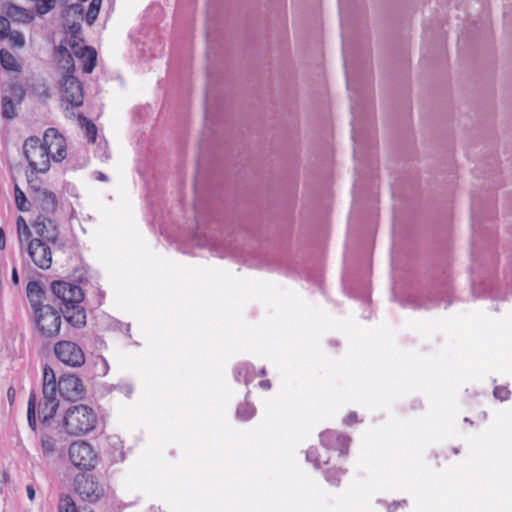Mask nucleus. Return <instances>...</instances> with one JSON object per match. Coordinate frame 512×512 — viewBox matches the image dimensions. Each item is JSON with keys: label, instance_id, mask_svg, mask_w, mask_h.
<instances>
[{"label": "nucleus", "instance_id": "nucleus-1", "mask_svg": "<svg viewBox=\"0 0 512 512\" xmlns=\"http://www.w3.org/2000/svg\"><path fill=\"white\" fill-rule=\"evenodd\" d=\"M51 291L63 305L61 312L65 320L74 328H82L86 325V312L80 305L84 298L82 288L66 281H54L51 283Z\"/></svg>", "mask_w": 512, "mask_h": 512}, {"label": "nucleus", "instance_id": "nucleus-2", "mask_svg": "<svg viewBox=\"0 0 512 512\" xmlns=\"http://www.w3.org/2000/svg\"><path fill=\"white\" fill-rule=\"evenodd\" d=\"M23 154L28 162L30 173L33 174L46 173L50 168L51 155L49 146L43 140L36 136H31L25 140L23 144Z\"/></svg>", "mask_w": 512, "mask_h": 512}, {"label": "nucleus", "instance_id": "nucleus-3", "mask_svg": "<svg viewBox=\"0 0 512 512\" xmlns=\"http://www.w3.org/2000/svg\"><path fill=\"white\" fill-rule=\"evenodd\" d=\"M63 423L68 434H85L95 428L97 416L92 408L86 405H74L66 411Z\"/></svg>", "mask_w": 512, "mask_h": 512}, {"label": "nucleus", "instance_id": "nucleus-4", "mask_svg": "<svg viewBox=\"0 0 512 512\" xmlns=\"http://www.w3.org/2000/svg\"><path fill=\"white\" fill-rule=\"evenodd\" d=\"M34 312V323L42 337H55L61 327L59 312L50 305L37 308Z\"/></svg>", "mask_w": 512, "mask_h": 512}, {"label": "nucleus", "instance_id": "nucleus-5", "mask_svg": "<svg viewBox=\"0 0 512 512\" xmlns=\"http://www.w3.org/2000/svg\"><path fill=\"white\" fill-rule=\"evenodd\" d=\"M65 450L61 431L46 429L40 434V457L46 462H54Z\"/></svg>", "mask_w": 512, "mask_h": 512}, {"label": "nucleus", "instance_id": "nucleus-6", "mask_svg": "<svg viewBox=\"0 0 512 512\" xmlns=\"http://www.w3.org/2000/svg\"><path fill=\"white\" fill-rule=\"evenodd\" d=\"M62 101L66 103L65 111L80 107L84 100L83 85L78 78L72 74H66L61 84ZM74 116V112L71 111Z\"/></svg>", "mask_w": 512, "mask_h": 512}, {"label": "nucleus", "instance_id": "nucleus-7", "mask_svg": "<svg viewBox=\"0 0 512 512\" xmlns=\"http://www.w3.org/2000/svg\"><path fill=\"white\" fill-rule=\"evenodd\" d=\"M54 354L59 361L70 367H81L85 363L82 348L72 341H58L54 345Z\"/></svg>", "mask_w": 512, "mask_h": 512}, {"label": "nucleus", "instance_id": "nucleus-8", "mask_svg": "<svg viewBox=\"0 0 512 512\" xmlns=\"http://www.w3.org/2000/svg\"><path fill=\"white\" fill-rule=\"evenodd\" d=\"M74 487L79 496L89 502L99 500L104 494L103 487L92 474H78L74 479Z\"/></svg>", "mask_w": 512, "mask_h": 512}, {"label": "nucleus", "instance_id": "nucleus-9", "mask_svg": "<svg viewBox=\"0 0 512 512\" xmlns=\"http://www.w3.org/2000/svg\"><path fill=\"white\" fill-rule=\"evenodd\" d=\"M71 463L78 468L89 469L96 463V454L93 447L84 441L74 442L69 447Z\"/></svg>", "mask_w": 512, "mask_h": 512}, {"label": "nucleus", "instance_id": "nucleus-10", "mask_svg": "<svg viewBox=\"0 0 512 512\" xmlns=\"http://www.w3.org/2000/svg\"><path fill=\"white\" fill-rule=\"evenodd\" d=\"M49 244L40 238H32L27 244L30 259L42 270L49 269L52 264V252Z\"/></svg>", "mask_w": 512, "mask_h": 512}, {"label": "nucleus", "instance_id": "nucleus-11", "mask_svg": "<svg viewBox=\"0 0 512 512\" xmlns=\"http://www.w3.org/2000/svg\"><path fill=\"white\" fill-rule=\"evenodd\" d=\"M26 177L30 188L35 191L34 201L37 202L41 210L39 215H47L48 217H51L57 208L56 195L46 189H40L37 185V179L31 178L28 171H26Z\"/></svg>", "mask_w": 512, "mask_h": 512}, {"label": "nucleus", "instance_id": "nucleus-12", "mask_svg": "<svg viewBox=\"0 0 512 512\" xmlns=\"http://www.w3.org/2000/svg\"><path fill=\"white\" fill-rule=\"evenodd\" d=\"M31 227L35 238H40L46 243L55 244L59 238V230L55 222L47 215H38Z\"/></svg>", "mask_w": 512, "mask_h": 512}, {"label": "nucleus", "instance_id": "nucleus-13", "mask_svg": "<svg viewBox=\"0 0 512 512\" xmlns=\"http://www.w3.org/2000/svg\"><path fill=\"white\" fill-rule=\"evenodd\" d=\"M59 393L68 400H75L82 396L84 387L80 378L72 374H63L58 380Z\"/></svg>", "mask_w": 512, "mask_h": 512}, {"label": "nucleus", "instance_id": "nucleus-14", "mask_svg": "<svg viewBox=\"0 0 512 512\" xmlns=\"http://www.w3.org/2000/svg\"><path fill=\"white\" fill-rule=\"evenodd\" d=\"M320 443L328 450H337L341 455L348 454L350 438L342 433L327 430L319 435Z\"/></svg>", "mask_w": 512, "mask_h": 512}, {"label": "nucleus", "instance_id": "nucleus-15", "mask_svg": "<svg viewBox=\"0 0 512 512\" xmlns=\"http://www.w3.org/2000/svg\"><path fill=\"white\" fill-rule=\"evenodd\" d=\"M44 141L49 146L51 158L60 162L66 157L65 138L55 128H48L44 133Z\"/></svg>", "mask_w": 512, "mask_h": 512}, {"label": "nucleus", "instance_id": "nucleus-16", "mask_svg": "<svg viewBox=\"0 0 512 512\" xmlns=\"http://www.w3.org/2000/svg\"><path fill=\"white\" fill-rule=\"evenodd\" d=\"M73 54L83 61V71L91 73L96 66L97 53L96 50L89 46L72 45Z\"/></svg>", "mask_w": 512, "mask_h": 512}, {"label": "nucleus", "instance_id": "nucleus-17", "mask_svg": "<svg viewBox=\"0 0 512 512\" xmlns=\"http://www.w3.org/2000/svg\"><path fill=\"white\" fill-rule=\"evenodd\" d=\"M59 407V400L56 395H43V402L39 404V414L43 424L54 418Z\"/></svg>", "mask_w": 512, "mask_h": 512}, {"label": "nucleus", "instance_id": "nucleus-18", "mask_svg": "<svg viewBox=\"0 0 512 512\" xmlns=\"http://www.w3.org/2000/svg\"><path fill=\"white\" fill-rule=\"evenodd\" d=\"M233 376L235 381H243L246 386L256 378V370L253 364L249 362H241L234 366Z\"/></svg>", "mask_w": 512, "mask_h": 512}, {"label": "nucleus", "instance_id": "nucleus-19", "mask_svg": "<svg viewBox=\"0 0 512 512\" xmlns=\"http://www.w3.org/2000/svg\"><path fill=\"white\" fill-rule=\"evenodd\" d=\"M26 290H27V297L29 299V302L31 304L33 311H35L37 308H41L44 306L42 304V299H43L45 292L42 289L39 282L29 281Z\"/></svg>", "mask_w": 512, "mask_h": 512}, {"label": "nucleus", "instance_id": "nucleus-20", "mask_svg": "<svg viewBox=\"0 0 512 512\" xmlns=\"http://www.w3.org/2000/svg\"><path fill=\"white\" fill-rule=\"evenodd\" d=\"M58 382L56 381L53 369L45 365L43 371V395H56Z\"/></svg>", "mask_w": 512, "mask_h": 512}, {"label": "nucleus", "instance_id": "nucleus-21", "mask_svg": "<svg viewBox=\"0 0 512 512\" xmlns=\"http://www.w3.org/2000/svg\"><path fill=\"white\" fill-rule=\"evenodd\" d=\"M5 13L8 17L21 22H29L33 19L31 12L14 4H8Z\"/></svg>", "mask_w": 512, "mask_h": 512}, {"label": "nucleus", "instance_id": "nucleus-22", "mask_svg": "<svg viewBox=\"0 0 512 512\" xmlns=\"http://www.w3.org/2000/svg\"><path fill=\"white\" fill-rule=\"evenodd\" d=\"M73 52L69 51L66 45L60 44L58 48L59 64L63 69L67 70V74L74 71V61L72 57Z\"/></svg>", "mask_w": 512, "mask_h": 512}, {"label": "nucleus", "instance_id": "nucleus-23", "mask_svg": "<svg viewBox=\"0 0 512 512\" xmlns=\"http://www.w3.org/2000/svg\"><path fill=\"white\" fill-rule=\"evenodd\" d=\"M249 394L250 390L248 389L245 395V402L239 404L236 410V417L241 421L252 419L256 413L255 406L247 401Z\"/></svg>", "mask_w": 512, "mask_h": 512}, {"label": "nucleus", "instance_id": "nucleus-24", "mask_svg": "<svg viewBox=\"0 0 512 512\" xmlns=\"http://www.w3.org/2000/svg\"><path fill=\"white\" fill-rule=\"evenodd\" d=\"M194 241L199 247H209L211 249L219 245L218 238L215 235L203 233L202 237V231L200 229L195 233Z\"/></svg>", "mask_w": 512, "mask_h": 512}, {"label": "nucleus", "instance_id": "nucleus-25", "mask_svg": "<svg viewBox=\"0 0 512 512\" xmlns=\"http://www.w3.org/2000/svg\"><path fill=\"white\" fill-rule=\"evenodd\" d=\"M407 304L414 309H431L440 305V303L435 299H423L418 296L410 297L407 300Z\"/></svg>", "mask_w": 512, "mask_h": 512}, {"label": "nucleus", "instance_id": "nucleus-26", "mask_svg": "<svg viewBox=\"0 0 512 512\" xmlns=\"http://www.w3.org/2000/svg\"><path fill=\"white\" fill-rule=\"evenodd\" d=\"M17 226V234L20 244L22 245L23 241L27 243L32 239V232L25 219L22 216H19L16 221Z\"/></svg>", "mask_w": 512, "mask_h": 512}, {"label": "nucleus", "instance_id": "nucleus-27", "mask_svg": "<svg viewBox=\"0 0 512 512\" xmlns=\"http://www.w3.org/2000/svg\"><path fill=\"white\" fill-rule=\"evenodd\" d=\"M69 28L71 30L70 38L66 39L62 43L66 45L68 49L70 48L69 51L72 52V45L82 46L81 42H83V40L79 36L81 30V25L79 23H73Z\"/></svg>", "mask_w": 512, "mask_h": 512}, {"label": "nucleus", "instance_id": "nucleus-28", "mask_svg": "<svg viewBox=\"0 0 512 512\" xmlns=\"http://www.w3.org/2000/svg\"><path fill=\"white\" fill-rule=\"evenodd\" d=\"M78 121L83 127H85L88 141L94 143L97 137L96 125L83 115H78Z\"/></svg>", "mask_w": 512, "mask_h": 512}, {"label": "nucleus", "instance_id": "nucleus-29", "mask_svg": "<svg viewBox=\"0 0 512 512\" xmlns=\"http://www.w3.org/2000/svg\"><path fill=\"white\" fill-rule=\"evenodd\" d=\"M0 63L6 70L17 71L19 68L15 57L5 49L0 50Z\"/></svg>", "mask_w": 512, "mask_h": 512}, {"label": "nucleus", "instance_id": "nucleus-30", "mask_svg": "<svg viewBox=\"0 0 512 512\" xmlns=\"http://www.w3.org/2000/svg\"><path fill=\"white\" fill-rule=\"evenodd\" d=\"M35 405H36V395L34 392H31L29 395V400H28L27 418H28L29 427L33 431H36V429H37Z\"/></svg>", "mask_w": 512, "mask_h": 512}, {"label": "nucleus", "instance_id": "nucleus-31", "mask_svg": "<svg viewBox=\"0 0 512 512\" xmlns=\"http://www.w3.org/2000/svg\"><path fill=\"white\" fill-rule=\"evenodd\" d=\"M1 114L6 119L15 117L14 104L9 96L3 95L1 97Z\"/></svg>", "mask_w": 512, "mask_h": 512}, {"label": "nucleus", "instance_id": "nucleus-32", "mask_svg": "<svg viewBox=\"0 0 512 512\" xmlns=\"http://www.w3.org/2000/svg\"><path fill=\"white\" fill-rule=\"evenodd\" d=\"M14 193L17 208L23 212L28 211L30 209V202L27 200L25 193L17 184H15Z\"/></svg>", "mask_w": 512, "mask_h": 512}, {"label": "nucleus", "instance_id": "nucleus-33", "mask_svg": "<svg viewBox=\"0 0 512 512\" xmlns=\"http://www.w3.org/2000/svg\"><path fill=\"white\" fill-rule=\"evenodd\" d=\"M109 443L114 447V451L111 452L112 461L121 462L124 460V452L121 441L117 437H110Z\"/></svg>", "mask_w": 512, "mask_h": 512}, {"label": "nucleus", "instance_id": "nucleus-34", "mask_svg": "<svg viewBox=\"0 0 512 512\" xmlns=\"http://www.w3.org/2000/svg\"><path fill=\"white\" fill-rule=\"evenodd\" d=\"M102 0H92L89 4L88 11L86 13V21L90 25L94 23L96 20L100 7H101Z\"/></svg>", "mask_w": 512, "mask_h": 512}, {"label": "nucleus", "instance_id": "nucleus-35", "mask_svg": "<svg viewBox=\"0 0 512 512\" xmlns=\"http://www.w3.org/2000/svg\"><path fill=\"white\" fill-rule=\"evenodd\" d=\"M59 512H78L70 496L62 497L58 505ZM85 512H92L91 510Z\"/></svg>", "mask_w": 512, "mask_h": 512}, {"label": "nucleus", "instance_id": "nucleus-36", "mask_svg": "<svg viewBox=\"0 0 512 512\" xmlns=\"http://www.w3.org/2000/svg\"><path fill=\"white\" fill-rule=\"evenodd\" d=\"M343 471L341 469L332 468L325 471V479L331 485H339L341 475Z\"/></svg>", "mask_w": 512, "mask_h": 512}, {"label": "nucleus", "instance_id": "nucleus-37", "mask_svg": "<svg viewBox=\"0 0 512 512\" xmlns=\"http://www.w3.org/2000/svg\"><path fill=\"white\" fill-rule=\"evenodd\" d=\"M306 460L314 465L316 469L321 467V460L319 459L318 449L316 447H310L306 451Z\"/></svg>", "mask_w": 512, "mask_h": 512}, {"label": "nucleus", "instance_id": "nucleus-38", "mask_svg": "<svg viewBox=\"0 0 512 512\" xmlns=\"http://www.w3.org/2000/svg\"><path fill=\"white\" fill-rule=\"evenodd\" d=\"M95 369V373L98 376H105L109 371V365L107 360L102 356H98L95 361Z\"/></svg>", "mask_w": 512, "mask_h": 512}, {"label": "nucleus", "instance_id": "nucleus-39", "mask_svg": "<svg viewBox=\"0 0 512 512\" xmlns=\"http://www.w3.org/2000/svg\"><path fill=\"white\" fill-rule=\"evenodd\" d=\"M8 40L11 46L14 47H23L24 46V37L23 35L18 31H12L8 33Z\"/></svg>", "mask_w": 512, "mask_h": 512}, {"label": "nucleus", "instance_id": "nucleus-40", "mask_svg": "<svg viewBox=\"0 0 512 512\" xmlns=\"http://www.w3.org/2000/svg\"><path fill=\"white\" fill-rule=\"evenodd\" d=\"M493 395L500 401H505L510 397V391L505 386H496L493 391Z\"/></svg>", "mask_w": 512, "mask_h": 512}, {"label": "nucleus", "instance_id": "nucleus-41", "mask_svg": "<svg viewBox=\"0 0 512 512\" xmlns=\"http://www.w3.org/2000/svg\"><path fill=\"white\" fill-rule=\"evenodd\" d=\"M9 32H10L9 20L4 16H0V39L7 38Z\"/></svg>", "mask_w": 512, "mask_h": 512}, {"label": "nucleus", "instance_id": "nucleus-42", "mask_svg": "<svg viewBox=\"0 0 512 512\" xmlns=\"http://www.w3.org/2000/svg\"><path fill=\"white\" fill-rule=\"evenodd\" d=\"M112 387L113 389H118L120 392L124 393L126 397H130L133 393V387L130 384L116 385Z\"/></svg>", "mask_w": 512, "mask_h": 512}, {"label": "nucleus", "instance_id": "nucleus-43", "mask_svg": "<svg viewBox=\"0 0 512 512\" xmlns=\"http://www.w3.org/2000/svg\"><path fill=\"white\" fill-rule=\"evenodd\" d=\"M407 504V501L406 500H402V501H393L389 506H388V509H387V512H394L397 507L399 506H403V505H406Z\"/></svg>", "mask_w": 512, "mask_h": 512}, {"label": "nucleus", "instance_id": "nucleus-44", "mask_svg": "<svg viewBox=\"0 0 512 512\" xmlns=\"http://www.w3.org/2000/svg\"><path fill=\"white\" fill-rule=\"evenodd\" d=\"M357 422V414L356 412H351L347 415V417L344 419V423L346 425H352Z\"/></svg>", "mask_w": 512, "mask_h": 512}, {"label": "nucleus", "instance_id": "nucleus-45", "mask_svg": "<svg viewBox=\"0 0 512 512\" xmlns=\"http://www.w3.org/2000/svg\"><path fill=\"white\" fill-rule=\"evenodd\" d=\"M85 273H86V272H85V271H83V270L75 271V272H74V279H75V280H78L79 282H81V283H82V282L84 281V274H85Z\"/></svg>", "mask_w": 512, "mask_h": 512}, {"label": "nucleus", "instance_id": "nucleus-46", "mask_svg": "<svg viewBox=\"0 0 512 512\" xmlns=\"http://www.w3.org/2000/svg\"><path fill=\"white\" fill-rule=\"evenodd\" d=\"M26 491H27V496L30 500H34L35 498V489L33 488L32 485H27L26 486Z\"/></svg>", "mask_w": 512, "mask_h": 512}, {"label": "nucleus", "instance_id": "nucleus-47", "mask_svg": "<svg viewBox=\"0 0 512 512\" xmlns=\"http://www.w3.org/2000/svg\"><path fill=\"white\" fill-rule=\"evenodd\" d=\"M95 177L97 180L102 181V182L108 181V176L100 171L95 172Z\"/></svg>", "mask_w": 512, "mask_h": 512}, {"label": "nucleus", "instance_id": "nucleus-48", "mask_svg": "<svg viewBox=\"0 0 512 512\" xmlns=\"http://www.w3.org/2000/svg\"><path fill=\"white\" fill-rule=\"evenodd\" d=\"M259 387L264 390H269L271 388V382L269 380H262L259 382Z\"/></svg>", "mask_w": 512, "mask_h": 512}, {"label": "nucleus", "instance_id": "nucleus-49", "mask_svg": "<svg viewBox=\"0 0 512 512\" xmlns=\"http://www.w3.org/2000/svg\"><path fill=\"white\" fill-rule=\"evenodd\" d=\"M11 278H12V281L14 284L17 285L19 283V276H18L17 269L15 267L12 270Z\"/></svg>", "mask_w": 512, "mask_h": 512}, {"label": "nucleus", "instance_id": "nucleus-50", "mask_svg": "<svg viewBox=\"0 0 512 512\" xmlns=\"http://www.w3.org/2000/svg\"><path fill=\"white\" fill-rule=\"evenodd\" d=\"M5 247V233L2 228H0V248L4 249Z\"/></svg>", "mask_w": 512, "mask_h": 512}, {"label": "nucleus", "instance_id": "nucleus-51", "mask_svg": "<svg viewBox=\"0 0 512 512\" xmlns=\"http://www.w3.org/2000/svg\"><path fill=\"white\" fill-rule=\"evenodd\" d=\"M7 396H8V399H9L10 403H12V402H13V400H14V396H15V390H14V388H13V387H10V388L8 389V391H7Z\"/></svg>", "mask_w": 512, "mask_h": 512}, {"label": "nucleus", "instance_id": "nucleus-52", "mask_svg": "<svg viewBox=\"0 0 512 512\" xmlns=\"http://www.w3.org/2000/svg\"><path fill=\"white\" fill-rule=\"evenodd\" d=\"M258 375H259V376H265V375H266V369H265V367H262V368L259 370Z\"/></svg>", "mask_w": 512, "mask_h": 512}, {"label": "nucleus", "instance_id": "nucleus-53", "mask_svg": "<svg viewBox=\"0 0 512 512\" xmlns=\"http://www.w3.org/2000/svg\"><path fill=\"white\" fill-rule=\"evenodd\" d=\"M491 296L495 298H503L502 296L498 295L496 292H491Z\"/></svg>", "mask_w": 512, "mask_h": 512}, {"label": "nucleus", "instance_id": "nucleus-54", "mask_svg": "<svg viewBox=\"0 0 512 512\" xmlns=\"http://www.w3.org/2000/svg\"><path fill=\"white\" fill-rule=\"evenodd\" d=\"M464 421H465L466 423H472V421H471L469 418H467V417H466V418H464Z\"/></svg>", "mask_w": 512, "mask_h": 512}, {"label": "nucleus", "instance_id": "nucleus-55", "mask_svg": "<svg viewBox=\"0 0 512 512\" xmlns=\"http://www.w3.org/2000/svg\"><path fill=\"white\" fill-rule=\"evenodd\" d=\"M45 95H46V97H49V96H50V94H49V91H48V90H46V91H45Z\"/></svg>", "mask_w": 512, "mask_h": 512}, {"label": "nucleus", "instance_id": "nucleus-56", "mask_svg": "<svg viewBox=\"0 0 512 512\" xmlns=\"http://www.w3.org/2000/svg\"><path fill=\"white\" fill-rule=\"evenodd\" d=\"M458 452H459V451H458V449H457V448H455V449H454V453H456V454H457Z\"/></svg>", "mask_w": 512, "mask_h": 512}]
</instances>
